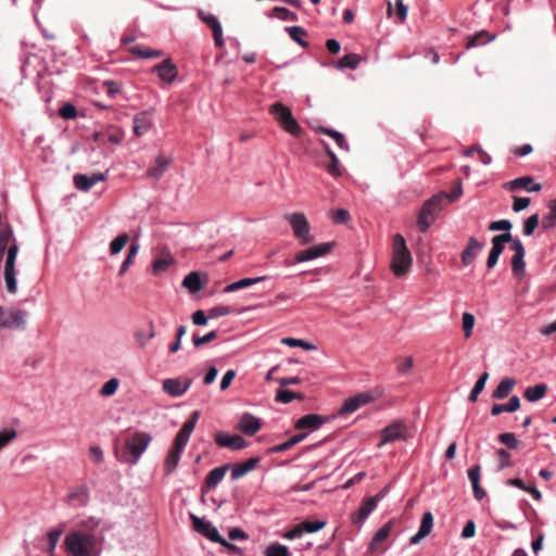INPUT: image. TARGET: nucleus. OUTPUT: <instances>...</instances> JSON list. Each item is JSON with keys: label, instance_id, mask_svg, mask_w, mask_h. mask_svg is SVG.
<instances>
[{"label": "nucleus", "instance_id": "nucleus-1", "mask_svg": "<svg viewBox=\"0 0 556 556\" xmlns=\"http://www.w3.org/2000/svg\"><path fill=\"white\" fill-rule=\"evenodd\" d=\"M113 529L109 520L89 516L80 520L77 529L67 533L64 549L71 556H101L105 543V532Z\"/></svg>", "mask_w": 556, "mask_h": 556}, {"label": "nucleus", "instance_id": "nucleus-2", "mask_svg": "<svg viewBox=\"0 0 556 556\" xmlns=\"http://www.w3.org/2000/svg\"><path fill=\"white\" fill-rule=\"evenodd\" d=\"M392 250V271L396 277H402L408 273L413 263L412 254L402 235L396 233L393 237Z\"/></svg>", "mask_w": 556, "mask_h": 556}, {"label": "nucleus", "instance_id": "nucleus-3", "mask_svg": "<svg viewBox=\"0 0 556 556\" xmlns=\"http://www.w3.org/2000/svg\"><path fill=\"white\" fill-rule=\"evenodd\" d=\"M445 197V192H440L425 202L418 216V226L420 231H427L434 223L437 216L442 210Z\"/></svg>", "mask_w": 556, "mask_h": 556}, {"label": "nucleus", "instance_id": "nucleus-4", "mask_svg": "<svg viewBox=\"0 0 556 556\" xmlns=\"http://www.w3.org/2000/svg\"><path fill=\"white\" fill-rule=\"evenodd\" d=\"M269 113L275 117L283 130L292 136H300L301 127L288 106L280 102L274 103L269 106Z\"/></svg>", "mask_w": 556, "mask_h": 556}, {"label": "nucleus", "instance_id": "nucleus-5", "mask_svg": "<svg viewBox=\"0 0 556 556\" xmlns=\"http://www.w3.org/2000/svg\"><path fill=\"white\" fill-rule=\"evenodd\" d=\"M18 253V244L13 243L7 250L5 262H4V282L5 289L9 293L14 294L17 291V281H16V268L15 262Z\"/></svg>", "mask_w": 556, "mask_h": 556}, {"label": "nucleus", "instance_id": "nucleus-6", "mask_svg": "<svg viewBox=\"0 0 556 556\" xmlns=\"http://www.w3.org/2000/svg\"><path fill=\"white\" fill-rule=\"evenodd\" d=\"M285 218L291 225L294 237L302 244H309L314 241V238L311 235L309 223L303 213L287 214Z\"/></svg>", "mask_w": 556, "mask_h": 556}, {"label": "nucleus", "instance_id": "nucleus-7", "mask_svg": "<svg viewBox=\"0 0 556 556\" xmlns=\"http://www.w3.org/2000/svg\"><path fill=\"white\" fill-rule=\"evenodd\" d=\"M150 442L151 435L147 432H137L131 435L125 443V447L130 454V457L126 458L125 462L131 465L137 464Z\"/></svg>", "mask_w": 556, "mask_h": 556}, {"label": "nucleus", "instance_id": "nucleus-8", "mask_svg": "<svg viewBox=\"0 0 556 556\" xmlns=\"http://www.w3.org/2000/svg\"><path fill=\"white\" fill-rule=\"evenodd\" d=\"M27 312L24 309H7L0 305V328L22 330L25 328Z\"/></svg>", "mask_w": 556, "mask_h": 556}, {"label": "nucleus", "instance_id": "nucleus-9", "mask_svg": "<svg viewBox=\"0 0 556 556\" xmlns=\"http://www.w3.org/2000/svg\"><path fill=\"white\" fill-rule=\"evenodd\" d=\"M407 426L402 420H394L390 425L381 431V440L378 444V447H382L388 443H392L395 441H406L407 440Z\"/></svg>", "mask_w": 556, "mask_h": 556}, {"label": "nucleus", "instance_id": "nucleus-10", "mask_svg": "<svg viewBox=\"0 0 556 556\" xmlns=\"http://www.w3.org/2000/svg\"><path fill=\"white\" fill-rule=\"evenodd\" d=\"M384 496V491L379 492L375 496L368 497L364 501L357 511L351 516V520L355 525L364 523L370 514L376 509L378 503Z\"/></svg>", "mask_w": 556, "mask_h": 556}, {"label": "nucleus", "instance_id": "nucleus-11", "mask_svg": "<svg viewBox=\"0 0 556 556\" xmlns=\"http://www.w3.org/2000/svg\"><path fill=\"white\" fill-rule=\"evenodd\" d=\"M192 379L188 377L168 378L163 381V391L172 397L182 396L191 387Z\"/></svg>", "mask_w": 556, "mask_h": 556}, {"label": "nucleus", "instance_id": "nucleus-12", "mask_svg": "<svg viewBox=\"0 0 556 556\" xmlns=\"http://www.w3.org/2000/svg\"><path fill=\"white\" fill-rule=\"evenodd\" d=\"M90 489L87 484H78L68 489L67 504L73 508H84L89 504Z\"/></svg>", "mask_w": 556, "mask_h": 556}, {"label": "nucleus", "instance_id": "nucleus-13", "mask_svg": "<svg viewBox=\"0 0 556 556\" xmlns=\"http://www.w3.org/2000/svg\"><path fill=\"white\" fill-rule=\"evenodd\" d=\"M190 519L192 520L194 531L212 542H222L223 536L219 534L217 528H215L210 521H206L192 513L190 514Z\"/></svg>", "mask_w": 556, "mask_h": 556}, {"label": "nucleus", "instance_id": "nucleus-14", "mask_svg": "<svg viewBox=\"0 0 556 556\" xmlns=\"http://www.w3.org/2000/svg\"><path fill=\"white\" fill-rule=\"evenodd\" d=\"M375 400L374 395L370 392H362L354 396L346 399L340 407L339 414L346 415L352 414L359 409L361 407L369 404Z\"/></svg>", "mask_w": 556, "mask_h": 556}, {"label": "nucleus", "instance_id": "nucleus-15", "mask_svg": "<svg viewBox=\"0 0 556 556\" xmlns=\"http://www.w3.org/2000/svg\"><path fill=\"white\" fill-rule=\"evenodd\" d=\"M510 240L511 233H501L492 238V248L486 260V266L489 269H492L497 264L498 257L504 251V244Z\"/></svg>", "mask_w": 556, "mask_h": 556}, {"label": "nucleus", "instance_id": "nucleus-16", "mask_svg": "<svg viewBox=\"0 0 556 556\" xmlns=\"http://www.w3.org/2000/svg\"><path fill=\"white\" fill-rule=\"evenodd\" d=\"M173 159L165 154H159L152 165L148 168L146 175L152 180H160L169 168Z\"/></svg>", "mask_w": 556, "mask_h": 556}, {"label": "nucleus", "instance_id": "nucleus-17", "mask_svg": "<svg viewBox=\"0 0 556 556\" xmlns=\"http://www.w3.org/2000/svg\"><path fill=\"white\" fill-rule=\"evenodd\" d=\"M215 442L217 445L230 448L232 451H240L248 446V442L241 435H231L225 432H217L215 435Z\"/></svg>", "mask_w": 556, "mask_h": 556}, {"label": "nucleus", "instance_id": "nucleus-18", "mask_svg": "<svg viewBox=\"0 0 556 556\" xmlns=\"http://www.w3.org/2000/svg\"><path fill=\"white\" fill-rule=\"evenodd\" d=\"M159 78L166 84H172L178 75V70L170 59H166L152 68Z\"/></svg>", "mask_w": 556, "mask_h": 556}, {"label": "nucleus", "instance_id": "nucleus-19", "mask_svg": "<svg viewBox=\"0 0 556 556\" xmlns=\"http://www.w3.org/2000/svg\"><path fill=\"white\" fill-rule=\"evenodd\" d=\"M261 427V419L251 413H243L237 424V429L245 435H254Z\"/></svg>", "mask_w": 556, "mask_h": 556}, {"label": "nucleus", "instance_id": "nucleus-20", "mask_svg": "<svg viewBox=\"0 0 556 556\" xmlns=\"http://www.w3.org/2000/svg\"><path fill=\"white\" fill-rule=\"evenodd\" d=\"M106 179V174L104 173H92L90 175L87 174H76L74 176L75 187L80 191H89L97 182L104 181Z\"/></svg>", "mask_w": 556, "mask_h": 556}, {"label": "nucleus", "instance_id": "nucleus-21", "mask_svg": "<svg viewBox=\"0 0 556 556\" xmlns=\"http://www.w3.org/2000/svg\"><path fill=\"white\" fill-rule=\"evenodd\" d=\"M331 248H332L331 243H320V244L314 245L312 248H308L307 250L296 253L295 261L298 263H304V262H308V261L318 258L320 256L326 255L328 252H330Z\"/></svg>", "mask_w": 556, "mask_h": 556}, {"label": "nucleus", "instance_id": "nucleus-22", "mask_svg": "<svg viewBox=\"0 0 556 556\" xmlns=\"http://www.w3.org/2000/svg\"><path fill=\"white\" fill-rule=\"evenodd\" d=\"M484 243L475 237H469L467 247L463 250L460 258L464 266L471 265L477 255L483 250Z\"/></svg>", "mask_w": 556, "mask_h": 556}, {"label": "nucleus", "instance_id": "nucleus-23", "mask_svg": "<svg viewBox=\"0 0 556 556\" xmlns=\"http://www.w3.org/2000/svg\"><path fill=\"white\" fill-rule=\"evenodd\" d=\"M506 190L525 189L529 192H538L542 189L540 184H534L532 177L522 176L505 184Z\"/></svg>", "mask_w": 556, "mask_h": 556}, {"label": "nucleus", "instance_id": "nucleus-24", "mask_svg": "<svg viewBox=\"0 0 556 556\" xmlns=\"http://www.w3.org/2000/svg\"><path fill=\"white\" fill-rule=\"evenodd\" d=\"M201 20L212 29L214 40L217 47H223V28L218 18L214 14H205L202 11L199 12Z\"/></svg>", "mask_w": 556, "mask_h": 556}, {"label": "nucleus", "instance_id": "nucleus-25", "mask_svg": "<svg viewBox=\"0 0 556 556\" xmlns=\"http://www.w3.org/2000/svg\"><path fill=\"white\" fill-rule=\"evenodd\" d=\"M433 528V516L431 511H426L422 515L421 522L418 529V532L413 535L409 540L412 545L418 544L422 539L430 534Z\"/></svg>", "mask_w": 556, "mask_h": 556}, {"label": "nucleus", "instance_id": "nucleus-26", "mask_svg": "<svg viewBox=\"0 0 556 556\" xmlns=\"http://www.w3.org/2000/svg\"><path fill=\"white\" fill-rule=\"evenodd\" d=\"M467 473L472 485L475 498L477 501H482L486 496V492L480 485L481 467L479 465H475L468 469Z\"/></svg>", "mask_w": 556, "mask_h": 556}, {"label": "nucleus", "instance_id": "nucleus-27", "mask_svg": "<svg viewBox=\"0 0 556 556\" xmlns=\"http://www.w3.org/2000/svg\"><path fill=\"white\" fill-rule=\"evenodd\" d=\"M326 421L320 415L307 414L295 422L296 429H309L312 431L319 429Z\"/></svg>", "mask_w": 556, "mask_h": 556}, {"label": "nucleus", "instance_id": "nucleus-28", "mask_svg": "<svg viewBox=\"0 0 556 556\" xmlns=\"http://www.w3.org/2000/svg\"><path fill=\"white\" fill-rule=\"evenodd\" d=\"M153 126V122L148 113L143 112L134 118V132L137 137L146 135Z\"/></svg>", "mask_w": 556, "mask_h": 556}, {"label": "nucleus", "instance_id": "nucleus-29", "mask_svg": "<svg viewBox=\"0 0 556 556\" xmlns=\"http://www.w3.org/2000/svg\"><path fill=\"white\" fill-rule=\"evenodd\" d=\"M258 463H260V458L253 457L242 464L235 465L231 470V479L238 480V479L242 478L248 472L254 470Z\"/></svg>", "mask_w": 556, "mask_h": 556}, {"label": "nucleus", "instance_id": "nucleus-30", "mask_svg": "<svg viewBox=\"0 0 556 556\" xmlns=\"http://www.w3.org/2000/svg\"><path fill=\"white\" fill-rule=\"evenodd\" d=\"M308 435V432H301L293 437H291L288 441L274 445L268 448V454H275V453H282L292 446L299 444L300 442L304 441Z\"/></svg>", "mask_w": 556, "mask_h": 556}, {"label": "nucleus", "instance_id": "nucleus-31", "mask_svg": "<svg viewBox=\"0 0 556 556\" xmlns=\"http://www.w3.org/2000/svg\"><path fill=\"white\" fill-rule=\"evenodd\" d=\"M266 279H267L266 276H260V277H255V278H250V277L243 278V279H240L238 281L227 285L224 289V292L231 293V292L238 291L240 289L248 288V287H251L258 282L265 281Z\"/></svg>", "mask_w": 556, "mask_h": 556}, {"label": "nucleus", "instance_id": "nucleus-32", "mask_svg": "<svg viewBox=\"0 0 556 556\" xmlns=\"http://www.w3.org/2000/svg\"><path fill=\"white\" fill-rule=\"evenodd\" d=\"M516 386V380L513 378H504L492 393L494 400H503L509 395Z\"/></svg>", "mask_w": 556, "mask_h": 556}, {"label": "nucleus", "instance_id": "nucleus-33", "mask_svg": "<svg viewBox=\"0 0 556 556\" xmlns=\"http://www.w3.org/2000/svg\"><path fill=\"white\" fill-rule=\"evenodd\" d=\"M181 453L182 451L177 450L175 447H172L168 451L164 463V471L167 476L172 475L178 467Z\"/></svg>", "mask_w": 556, "mask_h": 556}, {"label": "nucleus", "instance_id": "nucleus-34", "mask_svg": "<svg viewBox=\"0 0 556 556\" xmlns=\"http://www.w3.org/2000/svg\"><path fill=\"white\" fill-rule=\"evenodd\" d=\"M547 392V386L539 383L533 387H529L525 390L523 396L529 402H538L545 396Z\"/></svg>", "mask_w": 556, "mask_h": 556}, {"label": "nucleus", "instance_id": "nucleus-35", "mask_svg": "<svg viewBox=\"0 0 556 556\" xmlns=\"http://www.w3.org/2000/svg\"><path fill=\"white\" fill-rule=\"evenodd\" d=\"M228 468H229V466L225 465V466H220V467H216V468L212 469L207 473L206 479H205L206 486L208 489H212V488H215L216 485H218L219 482L224 479L225 473Z\"/></svg>", "mask_w": 556, "mask_h": 556}, {"label": "nucleus", "instance_id": "nucleus-36", "mask_svg": "<svg viewBox=\"0 0 556 556\" xmlns=\"http://www.w3.org/2000/svg\"><path fill=\"white\" fill-rule=\"evenodd\" d=\"M361 61L362 58L358 54H345L338 61V63L336 64V68L340 71L344 68L356 70Z\"/></svg>", "mask_w": 556, "mask_h": 556}, {"label": "nucleus", "instance_id": "nucleus-37", "mask_svg": "<svg viewBox=\"0 0 556 556\" xmlns=\"http://www.w3.org/2000/svg\"><path fill=\"white\" fill-rule=\"evenodd\" d=\"M182 286L191 293H195L202 289V281L198 271L189 273L182 280Z\"/></svg>", "mask_w": 556, "mask_h": 556}, {"label": "nucleus", "instance_id": "nucleus-38", "mask_svg": "<svg viewBox=\"0 0 556 556\" xmlns=\"http://www.w3.org/2000/svg\"><path fill=\"white\" fill-rule=\"evenodd\" d=\"M495 39L494 35H489L486 31H480L468 38L467 49L478 47L491 42Z\"/></svg>", "mask_w": 556, "mask_h": 556}, {"label": "nucleus", "instance_id": "nucleus-39", "mask_svg": "<svg viewBox=\"0 0 556 556\" xmlns=\"http://www.w3.org/2000/svg\"><path fill=\"white\" fill-rule=\"evenodd\" d=\"M286 31L289 34L290 38L301 47L306 48L308 46V42L303 39L306 35V31L301 26L286 27Z\"/></svg>", "mask_w": 556, "mask_h": 556}, {"label": "nucleus", "instance_id": "nucleus-40", "mask_svg": "<svg viewBox=\"0 0 556 556\" xmlns=\"http://www.w3.org/2000/svg\"><path fill=\"white\" fill-rule=\"evenodd\" d=\"M489 379V374L488 372H483L479 378L478 380L476 381L472 390L470 391L469 395H468V400L471 402V403H475L477 400H478V396L479 394L483 391L484 387H485V383H486V380Z\"/></svg>", "mask_w": 556, "mask_h": 556}, {"label": "nucleus", "instance_id": "nucleus-41", "mask_svg": "<svg viewBox=\"0 0 556 556\" xmlns=\"http://www.w3.org/2000/svg\"><path fill=\"white\" fill-rule=\"evenodd\" d=\"M130 52L135 55L142 58V59L160 58L163 55V51H161V50L143 48L140 46L131 47Z\"/></svg>", "mask_w": 556, "mask_h": 556}, {"label": "nucleus", "instance_id": "nucleus-42", "mask_svg": "<svg viewBox=\"0 0 556 556\" xmlns=\"http://www.w3.org/2000/svg\"><path fill=\"white\" fill-rule=\"evenodd\" d=\"M556 224V199L548 203V213L543 216L542 225L548 229L554 227Z\"/></svg>", "mask_w": 556, "mask_h": 556}, {"label": "nucleus", "instance_id": "nucleus-43", "mask_svg": "<svg viewBox=\"0 0 556 556\" xmlns=\"http://www.w3.org/2000/svg\"><path fill=\"white\" fill-rule=\"evenodd\" d=\"M63 533V527L58 526L52 529H50L47 533L48 542H49V553H53L55 551V547L58 545V542Z\"/></svg>", "mask_w": 556, "mask_h": 556}, {"label": "nucleus", "instance_id": "nucleus-44", "mask_svg": "<svg viewBox=\"0 0 556 556\" xmlns=\"http://www.w3.org/2000/svg\"><path fill=\"white\" fill-rule=\"evenodd\" d=\"M265 556H291L288 546L280 543H273L267 546Z\"/></svg>", "mask_w": 556, "mask_h": 556}, {"label": "nucleus", "instance_id": "nucleus-45", "mask_svg": "<svg viewBox=\"0 0 556 556\" xmlns=\"http://www.w3.org/2000/svg\"><path fill=\"white\" fill-rule=\"evenodd\" d=\"M129 236L127 233L119 235L110 244V252L112 255L119 253L128 243Z\"/></svg>", "mask_w": 556, "mask_h": 556}, {"label": "nucleus", "instance_id": "nucleus-46", "mask_svg": "<svg viewBox=\"0 0 556 556\" xmlns=\"http://www.w3.org/2000/svg\"><path fill=\"white\" fill-rule=\"evenodd\" d=\"M320 131L330 136L336 141V143L338 144V147L340 149H345V150L349 149V146L346 144L344 136L340 131L334 130V129L325 128V127H321Z\"/></svg>", "mask_w": 556, "mask_h": 556}, {"label": "nucleus", "instance_id": "nucleus-47", "mask_svg": "<svg viewBox=\"0 0 556 556\" xmlns=\"http://www.w3.org/2000/svg\"><path fill=\"white\" fill-rule=\"evenodd\" d=\"M281 343L291 348H302L306 351H312L315 349V345L312 343L302 340V339H295V338H283L281 340Z\"/></svg>", "mask_w": 556, "mask_h": 556}, {"label": "nucleus", "instance_id": "nucleus-48", "mask_svg": "<svg viewBox=\"0 0 556 556\" xmlns=\"http://www.w3.org/2000/svg\"><path fill=\"white\" fill-rule=\"evenodd\" d=\"M326 525H327L326 520H314V521L305 520V521L301 522L303 532H307V533H315V532L324 529L326 527Z\"/></svg>", "mask_w": 556, "mask_h": 556}, {"label": "nucleus", "instance_id": "nucleus-49", "mask_svg": "<svg viewBox=\"0 0 556 556\" xmlns=\"http://www.w3.org/2000/svg\"><path fill=\"white\" fill-rule=\"evenodd\" d=\"M301 397L302 395L287 389H278L276 393V401L285 404L292 402L294 399Z\"/></svg>", "mask_w": 556, "mask_h": 556}, {"label": "nucleus", "instance_id": "nucleus-50", "mask_svg": "<svg viewBox=\"0 0 556 556\" xmlns=\"http://www.w3.org/2000/svg\"><path fill=\"white\" fill-rule=\"evenodd\" d=\"M119 386V380L117 378H112L108 380L101 388L100 394L102 396H111L115 394Z\"/></svg>", "mask_w": 556, "mask_h": 556}, {"label": "nucleus", "instance_id": "nucleus-51", "mask_svg": "<svg viewBox=\"0 0 556 556\" xmlns=\"http://www.w3.org/2000/svg\"><path fill=\"white\" fill-rule=\"evenodd\" d=\"M498 441L511 450H516L519 446V441L517 440L516 435L511 432L501 433L498 435Z\"/></svg>", "mask_w": 556, "mask_h": 556}, {"label": "nucleus", "instance_id": "nucleus-52", "mask_svg": "<svg viewBox=\"0 0 556 556\" xmlns=\"http://www.w3.org/2000/svg\"><path fill=\"white\" fill-rule=\"evenodd\" d=\"M513 224L508 219H500L492 222L489 225V230L491 231H504V233H510L509 230L511 229Z\"/></svg>", "mask_w": 556, "mask_h": 556}, {"label": "nucleus", "instance_id": "nucleus-53", "mask_svg": "<svg viewBox=\"0 0 556 556\" xmlns=\"http://www.w3.org/2000/svg\"><path fill=\"white\" fill-rule=\"evenodd\" d=\"M473 326H475V316L469 312H465L463 314V329H464L465 338H467V339L470 338V336L472 333Z\"/></svg>", "mask_w": 556, "mask_h": 556}, {"label": "nucleus", "instance_id": "nucleus-54", "mask_svg": "<svg viewBox=\"0 0 556 556\" xmlns=\"http://www.w3.org/2000/svg\"><path fill=\"white\" fill-rule=\"evenodd\" d=\"M511 268L516 276H523L526 271L525 256H515L511 258Z\"/></svg>", "mask_w": 556, "mask_h": 556}, {"label": "nucleus", "instance_id": "nucleus-55", "mask_svg": "<svg viewBox=\"0 0 556 556\" xmlns=\"http://www.w3.org/2000/svg\"><path fill=\"white\" fill-rule=\"evenodd\" d=\"M539 225V215L538 214H534L532 216H530L529 218H527L523 223V235L525 236H532L535 228L538 227Z\"/></svg>", "mask_w": 556, "mask_h": 556}, {"label": "nucleus", "instance_id": "nucleus-56", "mask_svg": "<svg viewBox=\"0 0 556 556\" xmlns=\"http://www.w3.org/2000/svg\"><path fill=\"white\" fill-rule=\"evenodd\" d=\"M217 338V332L215 330L210 331L208 333L200 337L198 334H193L192 342L195 348H199L203 344H206Z\"/></svg>", "mask_w": 556, "mask_h": 556}, {"label": "nucleus", "instance_id": "nucleus-57", "mask_svg": "<svg viewBox=\"0 0 556 556\" xmlns=\"http://www.w3.org/2000/svg\"><path fill=\"white\" fill-rule=\"evenodd\" d=\"M186 331H187V328L186 326L181 325L177 328V331H176V340L174 343H172L168 348L169 352L170 353H176L179 351L180 349V345H181V339L182 337L186 334Z\"/></svg>", "mask_w": 556, "mask_h": 556}, {"label": "nucleus", "instance_id": "nucleus-58", "mask_svg": "<svg viewBox=\"0 0 556 556\" xmlns=\"http://www.w3.org/2000/svg\"><path fill=\"white\" fill-rule=\"evenodd\" d=\"M350 218V214L344 208H339L331 212V219L334 224H345Z\"/></svg>", "mask_w": 556, "mask_h": 556}, {"label": "nucleus", "instance_id": "nucleus-59", "mask_svg": "<svg viewBox=\"0 0 556 556\" xmlns=\"http://www.w3.org/2000/svg\"><path fill=\"white\" fill-rule=\"evenodd\" d=\"M414 366V359L412 356H406L404 358L397 359V371L399 374L408 372Z\"/></svg>", "mask_w": 556, "mask_h": 556}, {"label": "nucleus", "instance_id": "nucleus-60", "mask_svg": "<svg viewBox=\"0 0 556 556\" xmlns=\"http://www.w3.org/2000/svg\"><path fill=\"white\" fill-rule=\"evenodd\" d=\"M14 429H4L0 432V450L16 438Z\"/></svg>", "mask_w": 556, "mask_h": 556}, {"label": "nucleus", "instance_id": "nucleus-61", "mask_svg": "<svg viewBox=\"0 0 556 556\" xmlns=\"http://www.w3.org/2000/svg\"><path fill=\"white\" fill-rule=\"evenodd\" d=\"M189 439H190V435L188 433L184 432L182 430H180L174 440L173 447L184 451Z\"/></svg>", "mask_w": 556, "mask_h": 556}, {"label": "nucleus", "instance_id": "nucleus-62", "mask_svg": "<svg viewBox=\"0 0 556 556\" xmlns=\"http://www.w3.org/2000/svg\"><path fill=\"white\" fill-rule=\"evenodd\" d=\"M274 12L276 15L283 21H295L296 14L294 12H291L289 9L283 7H276L274 9Z\"/></svg>", "mask_w": 556, "mask_h": 556}, {"label": "nucleus", "instance_id": "nucleus-63", "mask_svg": "<svg viewBox=\"0 0 556 556\" xmlns=\"http://www.w3.org/2000/svg\"><path fill=\"white\" fill-rule=\"evenodd\" d=\"M199 417H200V413L198 410L193 412L190 419L184 424V426L180 430H182L184 432L191 435V433L193 432V430L195 428Z\"/></svg>", "mask_w": 556, "mask_h": 556}, {"label": "nucleus", "instance_id": "nucleus-64", "mask_svg": "<svg viewBox=\"0 0 556 556\" xmlns=\"http://www.w3.org/2000/svg\"><path fill=\"white\" fill-rule=\"evenodd\" d=\"M199 417H200V413L198 410L193 412L190 419L184 424V426L180 430H182L184 432L191 435V433L193 432V430L195 428Z\"/></svg>", "mask_w": 556, "mask_h": 556}]
</instances>
